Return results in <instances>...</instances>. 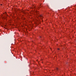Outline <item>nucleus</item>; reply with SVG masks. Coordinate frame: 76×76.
<instances>
[{
  "label": "nucleus",
  "mask_w": 76,
  "mask_h": 76,
  "mask_svg": "<svg viewBox=\"0 0 76 76\" xmlns=\"http://www.w3.org/2000/svg\"><path fill=\"white\" fill-rule=\"evenodd\" d=\"M6 14L5 13V14H4V15H2V16L3 17V18H6Z\"/></svg>",
  "instance_id": "nucleus-1"
},
{
  "label": "nucleus",
  "mask_w": 76,
  "mask_h": 76,
  "mask_svg": "<svg viewBox=\"0 0 76 76\" xmlns=\"http://www.w3.org/2000/svg\"><path fill=\"white\" fill-rule=\"evenodd\" d=\"M40 18H41L42 19V18H44V17H43L41 15H40Z\"/></svg>",
  "instance_id": "nucleus-2"
},
{
  "label": "nucleus",
  "mask_w": 76,
  "mask_h": 76,
  "mask_svg": "<svg viewBox=\"0 0 76 76\" xmlns=\"http://www.w3.org/2000/svg\"><path fill=\"white\" fill-rule=\"evenodd\" d=\"M56 69L57 70H58V68H56Z\"/></svg>",
  "instance_id": "nucleus-3"
},
{
  "label": "nucleus",
  "mask_w": 76,
  "mask_h": 76,
  "mask_svg": "<svg viewBox=\"0 0 76 76\" xmlns=\"http://www.w3.org/2000/svg\"><path fill=\"white\" fill-rule=\"evenodd\" d=\"M58 50H60V49L58 48Z\"/></svg>",
  "instance_id": "nucleus-4"
},
{
  "label": "nucleus",
  "mask_w": 76,
  "mask_h": 76,
  "mask_svg": "<svg viewBox=\"0 0 76 76\" xmlns=\"http://www.w3.org/2000/svg\"><path fill=\"white\" fill-rule=\"evenodd\" d=\"M40 38H41V37L40 36Z\"/></svg>",
  "instance_id": "nucleus-5"
},
{
  "label": "nucleus",
  "mask_w": 76,
  "mask_h": 76,
  "mask_svg": "<svg viewBox=\"0 0 76 76\" xmlns=\"http://www.w3.org/2000/svg\"><path fill=\"white\" fill-rule=\"evenodd\" d=\"M50 49L51 50V48H50Z\"/></svg>",
  "instance_id": "nucleus-6"
}]
</instances>
